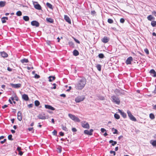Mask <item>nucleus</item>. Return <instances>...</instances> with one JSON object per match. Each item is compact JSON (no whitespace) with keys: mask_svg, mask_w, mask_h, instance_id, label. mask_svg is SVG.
<instances>
[{"mask_svg":"<svg viewBox=\"0 0 156 156\" xmlns=\"http://www.w3.org/2000/svg\"><path fill=\"white\" fill-rule=\"evenodd\" d=\"M133 60V58L132 57H129L126 60V63L127 64H131V62Z\"/></svg>","mask_w":156,"mask_h":156,"instance_id":"10","label":"nucleus"},{"mask_svg":"<svg viewBox=\"0 0 156 156\" xmlns=\"http://www.w3.org/2000/svg\"><path fill=\"white\" fill-rule=\"evenodd\" d=\"M64 19L69 24L71 23V21L69 17L66 15H64Z\"/></svg>","mask_w":156,"mask_h":156,"instance_id":"14","label":"nucleus"},{"mask_svg":"<svg viewBox=\"0 0 156 156\" xmlns=\"http://www.w3.org/2000/svg\"><path fill=\"white\" fill-rule=\"evenodd\" d=\"M73 55L75 56H77L79 55V53L78 51L75 50L73 51Z\"/></svg>","mask_w":156,"mask_h":156,"instance_id":"27","label":"nucleus"},{"mask_svg":"<svg viewBox=\"0 0 156 156\" xmlns=\"http://www.w3.org/2000/svg\"><path fill=\"white\" fill-rule=\"evenodd\" d=\"M150 118L152 119H153L154 118V116L152 113H151L149 115Z\"/></svg>","mask_w":156,"mask_h":156,"instance_id":"35","label":"nucleus"},{"mask_svg":"<svg viewBox=\"0 0 156 156\" xmlns=\"http://www.w3.org/2000/svg\"><path fill=\"white\" fill-rule=\"evenodd\" d=\"M81 126L83 128L89 129L90 128L88 122L83 121L81 122Z\"/></svg>","mask_w":156,"mask_h":156,"instance_id":"6","label":"nucleus"},{"mask_svg":"<svg viewBox=\"0 0 156 156\" xmlns=\"http://www.w3.org/2000/svg\"><path fill=\"white\" fill-rule=\"evenodd\" d=\"M45 107L47 109H50L52 110H55V108H53V107H52L50 105H45Z\"/></svg>","mask_w":156,"mask_h":156,"instance_id":"18","label":"nucleus"},{"mask_svg":"<svg viewBox=\"0 0 156 156\" xmlns=\"http://www.w3.org/2000/svg\"><path fill=\"white\" fill-rule=\"evenodd\" d=\"M34 8L38 10H40L41 9V7L40 5L39 4L34 5Z\"/></svg>","mask_w":156,"mask_h":156,"instance_id":"20","label":"nucleus"},{"mask_svg":"<svg viewBox=\"0 0 156 156\" xmlns=\"http://www.w3.org/2000/svg\"><path fill=\"white\" fill-rule=\"evenodd\" d=\"M151 144L153 146H156V140L153 141Z\"/></svg>","mask_w":156,"mask_h":156,"instance_id":"43","label":"nucleus"},{"mask_svg":"<svg viewBox=\"0 0 156 156\" xmlns=\"http://www.w3.org/2000/svg\"><path fill=\"white\" fill-rule=\"evenodd\" d=\"M68 116L71 119L75 122H80V120L74 115L69 113L68 114Z\"/></svg>","mask_w":156,"mask_h":156,"instance_id":"2","label":"nucleus"},{"mask_svg":"<svg viewBox=\"0 0 156 156\" xmlns=\"http://www.w3.org/2000/svg\"><path fill=\"white\" fill-rule=\"evenodd\" d=\"M20 62L22 63H27L28 62V60L27 59L24 58L20 60Z\"/></svg>","mask_w":156,"mask_h":156,"instance_id":"25","label":"nucleus"},{"mask_svg":"<svg viewBox=\"0 0 156 156\" xmlns=\"http://www.w3.org/2000/svg\"><path fill=\"white\" fill-rule=\"evenodd\" d=\"M84 99V97L83 96H79L75 98V101L77 103H79L83 101Z\"/></svg>","mask_w":156,"mask_h":156,"instance_id":"5","label":"nucleus"},{"mask_svg":"<svg viewBox=\"0 0 156 156\" xmlns=\"http://www.w3.org/2000/svg\"><path fill=\"white\" fill-rule=\"evenodd\" d=\"M2 21V23H4L6 22V20L2 17L1 19Z\"/></svg>","mask_w":156,"mask_h":156,"instance_id":"49","label":"nucleus"},{"mask_svg":"<svg viewBox=\"0 0 156 156\" xmlns=\"http://www.w3.org/2000/svg\"><path fill=\"white\" fill-rule=\"evenodd\" d=\"M59 134L60 135V136H64V133H63L62 132H59Z\"/></svg>","mask_w":156,"mask_h":156,"instance_id":"58","label":"nucleus"},{"mask_svg":"<svg viewBox=\"0 0 156 156\" xmlns=\"http://www.w3.org/2000/svg\"><path fill=\"white\" fill-rule=\"evenodd\" d=\"M144 51L147 54V55L149 54V51L148 49L147 48H145L144 49Z\"/></svg>","mask_w":156,"mask_h":156,"instance_id":"44","label":"nucleus"},{"mask_svg":"<svg viewBox=\"0 0 156 156\" xmlns=\"http://www.w3.org/2000/svg\"><path fill=\"white\" fill-rule=\"evenodd\" d=\"M109 143H112V145L114 146L115 144H117V142L115 141H114L113 140H111L109 141Z\"/></svg>","mask_w":156,"mask_h":156,"instance_id":"28","label":"nucleus"},{"mask_svg":"<svg viewBox=\"0 0 156 156\" xmlns=\"http://www.w3.org/2000/svg\"><path fill=\"white\" fill-rule=\"evenodd\" d=\"M110 153L111 154H113V155L114 156L115 155L116 153H115V151H110Z\"/></svg>","mask_w":156,"mask_h":156,"instance_id":"48","label":"nucleus"},{"mask_svg":"<svg viewBox=\"0 0 156 156\" xmlns=\"http://www.w3.org/2000/svg\"><path fill=\"white\" fill-rule=\"evenodd\" d=\"M31 25L33 26H35L37 27H38L39 26V23L36 21H33L31 22Z\"/></svg>","mask_w":156,"mask_h":156,"instance_id":"8","label":"nucleus"},{"mask_svg":"<svg viewBox=\"0 0 156 156\" xmlns=\"http://www.w3.org/2000/svg\"><path fill=\"white\" fill-rule=\"evenodd\" d=\"M62 128L63 130L66 131H68L67 129L66 126H64L63 125H62Z\"/></svg>","mask_w":156,"mask_h":156,"instance_id":"41","label":"nucleus"},{"mask_svg":"<svg viewBox=\"0 0 156 156\" xmlns=\"http://www.w3.org/2000/svg\"><path fill=\"white\" fill-rule=\"evenodd\" d=\"M22 14V12L20 11H18L16 12V15L18 16H21Z\"/></svg>","mask_w":156,"mask_h":156,"instance_id":"39","label":"nucleus"},{"mask_svg":"<svg viewBox=\"0 0 156 156\" xmlns=\"http://www.w3.org/2000/svg\"><path fill=\"white\" fill-rule=\"evenodd\" d=\"M74 40L75 41H76V42L77 43H78V44L80 43V42L78 40H77L76 38H74Z\"/></svg>","mask_w":156,"mask_h":156,"instance_id":"54","label":"nucleus"},{"mask_svg":"<svg viewBox=\"0 0 156 156\" xmlns=\"http://www.w3.org/2000/svg\"><path fill=\"white\" fill-rule=\"evenodd\" d=\"M58 151H57L58 152H59V153H60L61 152L62 150L60 148H57Z\"/></svg>","mask_w":156,"mask_h":156,"instance_id":"56","label":"nucleus"},{"mask_svg":"<svg viewBox=\"0 0 156 156\" xmlns=\"http://www.w3.org/2000/svg\"><path fill=\"white\" fill-rule=\"evenodd\" d=\"M22 98L26 101H27L29 100V98L27 95L24 94L22 96Z\"/></svg>","mask_w":156,"mask_h":156,"instance_id":"16","label":"nucleus"},{"mask_svg":"<svg viewBox=\"0 0 156 156\" xmlns=\"http://www.w3.org/2000/svg\"><path fill=\"white\" fill-rule=\"evenodd\" d=\"M127 113L128 114V116L129 117L130 119L133 121H136V119L135 118V117L132 114L131 112L129 110H127Z\"/></svg>","mask_w":156,"mask_h":156,"instance_id":"4","label":"nucleus"},{"mask_svg":"<svg viewBox=\"0 0 156 156\" xmlns=\"http://www.w3.org/2000/svg\"><path fill=\"white\" fill-rule=\"evenodd\" d=\"M10 85L12 87L16 88H18L20 87L21 86V84L20 83H17L16 84L11 83Z\"/></svg>","mask_w":156,"mask_h":156,"instance_id":"9","label":"nucleus"},{"mask_svg":"<svg viewBox=\"0 0 156 156\" xmlns=\"http://www.w3.org/2000/svg\"><path fill=\"white\" fill-rule=\"evenodd\" d=\"M111 98L113 102L118 105H119L120 104V100L118 97L115 96H112L111 97Z\"/></svg>","mask_w":156,"mask_h":156,"instance_id":"3","label":"nucleus"},{"mask_svg":"<svg viewBox=\"0 0 156 156\" xmlns=\"http://www.w3.org/2000/svg\"><path fill=\"white\" fill-rule=\"evenodd\" d=\"M23 19L25 21H28L29 20V17L27 16H24L23 17Z\"/></svg>","mask_w":156,"mask_h":156,"instance_id":"30","label":"nucleus"},{"mask_svg":"<svg viewBox=\"0 0 156 156\" xmlns=\"http://www.w3.org/2000/svg\"><path fill=\"white\" fill-rule=\"evenodd\" d=\"M33 104H30L28 105V107L29 108H32L33 107Z\"/></svg>","mask_w":156,"mask_h":156,"instance_id":"55","label":"nucleus"},{"mask_svg":"<svg viewBox=\"0 0 156 156\" xmlns=\"http://www.w3.org/2000/svg\"><path fill=\"white\" fill-rule=\"evenodd\" d=\"M8 139L9 140H12L13 139L12 138V135H9L8 136Z\"/></svg>","mask_w":156,"mask_h":156,"instance_id":"42","label":"nucleus"},{"mask_svg":"<svg viewBox=\"0 0 156 156\" xmlns=\"http://www.w3.org/2000/svg\"><path fill=\"white\" fill-rule=\"evenodd\" d=\"M98 98L99 99L101 100H104L105 99V98L101 96H99L98 97Z\"/></svg>","mask_w":156,"mask_h":156,"instance_id":"38","label":"nucleus"},{"mask_svg":"<svg viewBox=\"0 0 156 156\" xmlns=\"http://www.w3.org/2000/svg\"><path fill=\"white\" fill-rule=\"evenodd\" d=\"M6 141V139H5L3 141H2L0 142V143L2 144H3V143H4Z\"/></svg>","mask_w":156,"mask_h":156,"instance_id":"53","label":"nucleus"},{"mask_svg":"<svg viewBox=\"0 0 156 156\" xmlns=\"http://www.w3.org/2000/svg\"><path fill=\"white\" fill-rule=\"evenodd\" d=\"M28 129L29 131H31L33 130V127L29 128Z\"/></svg>","mask_w":156,"mask_h":156,"instance_id":"63","label":"nucleus"},{"mask_svg":"<svg viewBox=\"0 0 156 156\" xmlns=\"http://www.w3.org/2000/svg\"><path fill=\"white\" fill-rule=\"evenodd\" d=\"M147 19L149 21H151L152 20H154L155 18L152 16V15H150L147 17Z\"/></svg>","mask_w":156,"mask_h":156,"instance_id":"22","label":"nucleus"},{"mask_svg":"<svg viewBox=\"0 0 156 156\" xmlns=\"http://www.w3.org/2000/svg\"><path fill=\"white\" fill-rule=\"evenodd\" d=\"M1 55L4 58H5L8 56V54L4 52H1Z\"/></svg>","mask_w":156,"mask_h":156,"instance_id":"23","label":"nucleus"},{"mask_svg":"<svg viewBox=\"0 0 156 156\" xmlns=\"http://www.w3.org/2000/svg\"><path fill=\"white\" fill-rule=\"evenodd\" d=\"M118 110L119 112L124 118H125L126 117V113L122 112V111L120 109H118Z\"/></svg>","mask_w":156,"mask_h":156,"instance_id":"15","label":"nucleus"},{"mask_svg":"<svg viewBox=\"0 0 156 156\" xmlns=\"http://www.w3.org/2000/svg\"><path fill=\"white\" fill-rule=\"evenodd\" d=\"M53 85L54 86V87H51V89H55L56 88V84L55 83H54L53 84Z\"/></svg>","mask_w":156,"mask_h":156,"instance_id":"45","label":"nucleus"},{"mask_svg":"<svg viewBox=\"0 0 156 156\" xmlns=\"http://www.w3.org/2000/svg\"><path fill=\"white\" fill-rule=\"evenodd\" d=\"M98 57L100 58H104V56L102 53H100L98 55Z\"/></svg>","mask_w":156,"mask_h":156,"instance_id":"37","label":"nucleus"},{"mask_svg":"<svg viewBox=\"0 0 156 156\" xmlns=\"http://www.w3.org/2000/svg\"><path fill=\"white\" fill-rule=\"evenodd\" d=\"M52 134L54 135H56L57 134V132L55 130H54V131L52 132Z\"/></svg>","mask_w":156,"mask_h":156,"instance_id":"47","label":"nucleus"},{"mask_svg":"<svg viewBox=\"0 0 156 156\" xmlns=\"http://www.w3.org/2000/svg\"><path fill=\"white\" fill-rule=\"evenodd\" d=\"M150 73L153 76L156 77V73L154 69H151L150 71Z\"/></svg>","mask_w":156,"mask_h":156,"instance_id":"17","label":"nucleus"},{"mask_svg":"<svg viewBox=\"0 0 156 156\" xmlns=\"http://www.w3.org/2000/svg\"><path fill=\"white\" fill-rule=\"evenodd\" d=\"M72 130L73 132H76L77 131L76 129L74 128H73L72 129Z\"/></svg>","mask_w":156,"mask_h":156,"instance_id":"57","label":"nucleus"},{"mask_svg":"<svg viewBox=\"0 0 156 156\" xmlns=\"http://www.w3.org/2000/svg\"><path fill=\"white\" fill-rule=\"evenodd\" d=\"M47 6L49 7V8L52 9V5L50 3L48 2H47L46 3Z\"/></svg>","mask_w":156,"mask_h":156,"instance_id":"33","label":"nucleus"},{"mask_svg":"<svg viewBox=\"0 0 156 156\" xmlns=\"http://www.w3.org/2000/svg\"><path fill=\"white\" fill-rule=\"evenodd\" d=\"M60 96L63 97H66V95L64 94H62L60 95Z\"/></svg>","mask_w":156,"mask_h":156,"instance_id":"64","label":"nucleus"},{"mask_svg":"<svg viewBox=\"0 0 156 156\" xmlns=\"http://www.w3.org/2000/svg\"><path fill=\"white\" fill-rule=\"evenodd\" d=\"M55 77L54 76H50L48 77V78L49 79V81L51 82L52 80H54L55 79Z\"/></svg>","mask_w":156,"mask_h":156,"instance_id":"26","label":"nucleus"},{"mask_svg":"<svg viewBox=\"0 0 156 156\" xmlns=\"http://www.w3.org/2000/svg\"><path fill=\"white\" fill-rule=\"evenodd\" d=\"M17 119L20 121H21L22 120V113L20 111L18 112V113Z\"/></svg>","mask_w":156,"mask_h":156,"instance_id":"12","label":"nucleus"},{"mask_svg":"<svg viewBox=\"0 0 156 156\" xmlns=\"http://www.w3.org/2000/svg\"><path fill=\"white\" fill-rule=\"evenodd\" d=\"M35 105L36 106H38L40 105V102L37 100H36L34 102Z\"/></svg>","mask_w":156,"mask_h":156,"instance_id":"34","label":"nucleus"},{"mask_svg":"<svg viewBox=\"0 0 156 156\" xmlns=\"http://www.w3.org/2000/svg\"><path fill=\"white\" fill-rule=\"evenodd\" d=\"M101 131L102 133H104L106 131V130L104 128H102L101 129Z\"/></svg>","mask_w":156,"mask_h":156,"instance_id":"51","label":"nucleus"},{"mask_svg":"<svg viewBox=\"0 0 156 156\" xmlns=\"http://www.w3.org/2000/svg\"><path fill=\"white\" fill-rule=\"evenodd\" d=\"M93 131V130L92 129H90L89 131L87 130H85L84 131V133L87 135H92V132Z\"/></svg>","mask_w":156,"mask_h":156,"instance_id":"7","label":"nucleus"},{"mask_svg":"<svg viewBox=\"0 0 156 156\" xmlns=\"http://www.w3.org/2000/svg\"><path fill=\"white\" fill-rule=\"evenodd\" d=\"M108 22L109 23H113V21L111 19H108Z\"/></svg>","mask_w":156,"mask_h":156,"instance_id":"40","label":"nucleus"},{"mask_svg":"<svg viewBox=\"0 0 156 156\" xmlns=\"http://www.w3.org/2000/svg\"><path fill=\"white\" fill-rule=\"evenodd\" d=\"M69 44L70 46H73V43L72 41L69 42Z\"/></svg>","mask_w":156,"mask_h":156,"instance_id":"61","label":"nucleus"},{"mask_svg":"<svg viewBox=\"0 0 156 156\" xmlns=\"http://www.w3.org/2000/svg\"><path fill=\"white\" fill-rule=\"evenodd\" d=\"M109 41V38L107 37H105L101 39L102 41L104 43H107Z\"/></svg>","mask_w":156,"mask_h":156,"instance_id":"13","label":"nucleus"},{"mask_svg":"<svg viewBox=\"0 0 156 156\" xmlns=\"http://www.w3.org/2000/svg\"><path fill=\"white\" fill-rule=\"evenodd\" d=\"M46 20L48 22L51 23H52L54 22L53 20L50 18H47Z\"/></svg>","mask_w":156,"mask_h":156,"instance_id":"21","label":"nucleus"},{"mask_svg":"<svg viewBox=\"0 0 156 156\" xmlns=\"http://www.w3.org/2000/svg\"><path fill=\"white\" fill-rule=\"evenodd\" d=\"M21 150V147H17V150L18 151H20V150Z\"/></svg>","mask_w":156,"mask_h":156,"instance_id":"60","label":"nucleus"},{"mask_svg":"<svg viewBox=\"0 0 156 156\" xmlns=\"http://www.w3.org/2000/svg\"><path fill=\"white\" fill-rule=\"evenodd\" d=\"M152 14L154 15L155 16H156V12L155 11H153L152 12Z\"/></svg>","mask_w":156,"mask_h":156,"instance_id":"52","label":"nucleus"},{"mask_svg":"<svg viewBox=\"0 0 156 156\" xmlns=\"http://www.w3.org/2000/svg\"><path fill=\"white\" fill-rule=\"evenodd\" d=\"M8 107V105H5L2 106V108L3 109H4L5 108L7 107Z\"/></svg>","mask_w":156,"mask_h":156,"instance_id":"59","label":"nucleus"},{"mask_svg":"<svg viewBox=\"0 0 156 156\" xmlns=\"http://www.w3.org/2000/svg\"><path fill=\"white\" fill-rule=\"evenodd\" d=\"M112 131H114L113 132V133L114 134H117L118 133V131H117V130L116 129H115L114 128H112Z\"/></svg>","mask_w":156,"mask_h":156,"instance_id":"31","label":"nucleus"},{"mask_svg":"<svg viewBox=\"0 0 156 156\" xmlns=\"http://www.w3.org/2000/svg\"><path fill=\"white\" fill-rule=\"evenodd\" d=\"M97 69L99 71H101V66L100 64L96 66Z\"/></svg>","mask_w":156,"mask_h":156,"instance_id":"36","label":"nucleus"},{"mask_svg":"<svg viewBox=\"0 0 156 156\" xmlns=\"http://www.w3.org/2000/svg\"><path fill=\"white\" fill-rule=\"evenodd\" d=\"M23 154V152L22 151H19V154L20 155H22Z\"/></svg>","mask_w":156,"mask_h":156,"instance_id":"62","label":"nucleus"},{"mask_svg":"<svg viewBox=\"0 0 156 156\" xmlns=\"http://www.w3.org/2000/svg\"><path fill=\"white\" fill-rule=\"evenodd\" d=\"M114 92L116 94L118 95H120L121 94H123L122 93L120 92L119 90L117 89H115L114 91Z\"/></svg>","mask_w":156,"mask_h":156,"instance_id":"19","label":"nucleus"},{"mask_svg":"<svg viewBox=\"0 0 156 156\" xmlns=\"http://www.w3.org/2000/svg\"><path fill=\"white\" fill-rule=\"evenodd\" d=\"M120 23H123L125 22V20L123 18H121L120 19Z\"/></svg>","mask_w":156,"mask_h":156,"instance_id":"46","label":"nucleus"},{"mask_svg":"<svg viewBox=\"0 0 156 156\" xmlns=\"http://www.w3.org/2000/svg\"><path fill=\"white\" fill-rule=\"evenodd\" d=\"M6 4V2L5 1H0V7H3Z\"/></svg>","mask_w":156,"mask_h":156,"instance_id":"24","label":"nucleus"},{"mask_svg":"<svg viewBox=\"0 0 156 156\" xmlns=\"http://www.w3.org/2000/svg\"><path fill=\"white\" fill-rule=\"evenodd\" d=\"M114 116L115 118L116 119H119L120 118L119 115L116 113L115 114Z\"/></svg>","mask_w":156,"mask_h":156,"instance_id":"32","label":"nucleus"},{"mask_svg":"<svg viewBox=\"0 0 156 156\" xmlns=\"http://www.w3.org/2000/svg\"><path fill=\"white\" fill-rule=\"evenodd\" d=\"M151 25L153 27H155L156 26V21H152L151 23Z\"/></svg>","mask_w":156,"mask_h":156,"instance_id":"29","label":"nucleus"},{"mask_svg":"<svg viewBox=\"0 0 156 156\" xmlns=\"http://www.w3.org/2000/svg\"><path fill=\"white\" fill-rule=\"evenodd\" d=\"M45 114H39L37 116V117L39 119H46L45 116H44Z\"/></svg>","mask_w":156,"mask_h":156,"instance_id":"11","label":"nucleus"},{"mask_svg":"<svg viewBox=\"0 0 156 156\" xmlns=\"http://www.w3.org/2000/svg\"><path fill=\"white\" fill-rule=\"evenodd\" d=\"M86 83V79L84 78H82L78 80L75 84V88L77 90H82L85 87Z\"/></svg>","mask_w":156,"mask_h":156,"instance_id":"1","label":"nucleus"},{"mask_svg":"<svg viewBox=\"0 0 156 156\" xmlns=\"http://www.w3.org/2000/svg\"><path fill=\"white\" fill-rule=\"evenodd\" d=\"M34 77L38 79L40 78V76L39 75H37V74H36L35 75Z\"/></svg>","mask_w":156,"mask_h":156,"instance_id":"50","label":"nucleus"}]
</instances>
